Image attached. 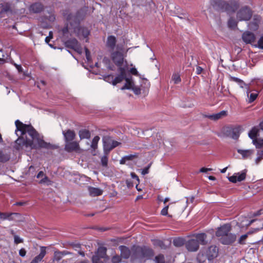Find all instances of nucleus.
<instances>
[{"instance_id":"obj_1","label":"nucleus","mask_w":263,"mask_h":263,"mask_svg":"<svg viewBox=\"0 0 263 263\" xmlns=\"http://www.w3.org/2000/svg\"><path fill=\"white\" fill-rule=\"evenodd\" d=\"M16 127L15 133L17 136L20 132V137L15 141V148L19 150L24 146L30 149L38 148H50L52 145L45 142L34 128L30 125L23 124L20 120L15 122Z\"/></svg>"},{"instance_id":"obj_2","label":"nucleus","mask_w":263,"mask_h":263,"mask_svg":"<svg viewBox=\"0 0 263 263\" xmlns=\"http://www.w3.org/2000/svg\"><path fill=\"white\" fill-rule=\"evenodd\" d=\"M258 128L254 127L249 133V137L252 139V143L256 148H260L263 146V139L260 138L262 136L260 134Z\"/></svg>"},{"instance_id":"obj_3","label":"nucleus","mask_w":263,"mask_h":263,"mask_svg":"<svg viewBox=\"0 0 263 263\" xmlns=\"http://www.w3.org/2000/svg\"><path fill=\"white\" fill-rule=\"evenodd\" d=\"M120 74L114 78V76L112 75H108L104 77V80L111 83L113 85H116L118 83H121L125 78L126 69L125 67H120V69H118Z\"/></svg>"},{"instance_id":"obj_4","label":"nucleus","mask_w":263,"mask_h":263,"mask_svg":"<svg viewBox=\"0 0 263 263\" xmlns=\"http://www.w3.org/2000/svg\"><path fill=\"white\" fill-rule=\"evenodd\" d=\"M102 140L103 144V151L105 154H108L111 150L121 144L120 142L112 140L109 136L104 137Z\"/></svg>"},{"instance_id":"obj_5","label":"nucleus","mask_w":263,"mask_h":263,"mask_svg":"<svg viewBox=\"0 0 263 263\" xmlns=\"http://www.w3.org/2000/svg\"><path fill=\"white\" fill-rule=\"evenodd\" d=\"M252 15L251 10L248 7H244L237 12V19L239 21H247L250 20Z\"/></svg>"},{"instance_id":"obj_6","label":"nucleus","mask_w":263,"mask_h":263,"mask_svg":"<svg viewBox=\"0 0 263 263\" xmlns=\"http://www.w3.org/2000/svg\"><path fill=\"white\" fill-rule=\"evenodd\" d=\"M111 58L115 64L119 67V69L120 67H124L126 66V64H124V58L123 54L119 52H115L112 53Z\"/></svg>"},{"instance_id":"obj_7","label":"nucleus","mask_w":263,"mask_h":263,"mask_svg":"<svg viewBox=\"0 0 263 263\" xmlns=\"http://www.w3.org/2000/svg\"><path fill=\"white\" fill-rule=\"evenodd\" d=\"M262 19L261 16L255 15L252 21L248 24V27L250 30L256 31L258 29L259 25L261 24Z\"/></svg>"},{"instance_id":"obj_8","label":"nucleus","mask_w":263,"mask_h":263,"mask_svg":"<svg viewBox=\"0 0 263 263\" xmlns=\"http://www.w3.org/2000/svg\"><path fill=\"white\" fill-rule=\"evenodd\" d=\"M231 230V227L230 224H225L218 228L216 232V236L219 237V240L222 237H224L226 235L229 233Z\"/></svg>"},{"instance_id":"obj_9","label":"nucleus","mask_w":263,"mask_h":263,"mask_svg":"<svg viewBox=\"0 0 263 263\" xmlns=\"http://www.w3.org/2000/svg\"><path fill=\"white\" fill-rule=\"evenodd\" d=\"M73 31L80 38L87 37L89 34V30L88 28L79 26L74 27Z\"/></svg>"},{"instance_id":"obj_10","label":"nucleus","mask_w":263,"mask_h":263,"mask_svg":"<svg viewBox=\"0 0 263 263\" xmlns=\"http://www.w3.org/2000/svg\"><path fill=\"white\" fill-rule=\"evenodd\" d=\"M246 171L243 170L240 173H235L229 177V180L233 183L240 182L244 180L246 177Z\"/></svg>"},{"instance_id":"obj_11","label":"nucleus","mask_w":263,"mask_h":263,"mask_svg":"<svg viewBox=\"0 0 263 263\" xmlns=\"http://www.w3.org/2000/svg\"><path fill=\"white\" fill-rule=\"evenodd\" d=\"M185 246L187 250L191 252L197 251L199 247L198 240H196L195 238L189 240L186 242Z\"/></svg>"},{"instance_id":"obj_12","label":"nucleus","mask_w":263,"mask_h":263,"mask_svg":"<svg viewBox=\"0 0 263 263\" xmlns=\"http://www.w3.org/2000/svg\"><path fill=\"white\" fill-rule=\"evenodd\" d=\"M218 248L215 246H211L206 251V255L208 260H212L217 257Z\"/></svg>"},{"instance_id":"obj_13","label":"nucleus","mask_w":263,"mask_h":263,"mask_svg":"<svg viewBox=\"0 0 263 263\" xmlns=\"http://www.w3.org/2000/svg\"><path fill=\"white\" fill-rule=\"evenodd\" d=\"M66 44L68 47L74 49L79 53H82V48L76 39H70L67 41Z\"/></svg>"},{"instance_id":"obj_14","label":"nucleus","mask_w":263,"mask_h":263,"mask_svg":"<svg viewBox=\"0 0 263 263\" xmlns=\"http://www.w3.org/2000/svg\"><path fill=\"white\" fill-rule=\"evenodd\" d=\"M65 149L68 152L77 151L80 149L79 144L77 141H69L65 142Z\"/></svg>"},{"instance_id":"obj_15","label":"nucleus","mask_w":263,"mask_h":263,"mask_svg":"<svg viewBox=\"0 0 263 263\" xmlns=\"http://www.w3.org/2000/svg\"><path fill=\"white\" fill-rule=\"evenodd\" d=\"M236 239V235L230 232L224 237H222L220 241L223 245H230L234 242Z\"/></svg>"},{"instance_id":"obj_16","label":"nucleus","mask_w":263,"mask_h":263,"mask_svg":"<svg viewBox=\"0 0 263 263\" xmlns=\"http://www.w3.org/2000/svg\"><path fill=\"white\" fill-rule=\"evenodd\" d=\"M242 39L246 44H252L255 40V35L253 33L247 31L242 34Z\"/></svg>"},{"instance_id":"obj_17","label":"nucleus","mask_w":263,"mask_h":263,"mask_svg":"<svg viewBox=\"0 0 263 263\" xmlns=\"http://www.w3.org/2000/svg\"><path fill=\"white\" fill-rule=\"evenodd\" d=\"M46 247L42 246L40 247V253L39 255L36 256L30 263H39L41 262L46 254Z\"/></svg>"},{"instance_id":"obj_18","label":"nucleus","mask_w":263,"mask_h":263,"mask_svg":"<svg viewBox=\"0 0 263 263\" xmlns=\"http://www.w3.org/2000/svg\"><path fill=\"white\" fill-rule=\"evenodd\" d=\"M237 152L238 154L241 155L242 159H251L252 158V155L254 153V151L253 149H238Z\"/></svg>"},{"instance_id":"obj_19","label":"nucleus","mask_w":263,"mask_h":263,"mask_svg":"<svg viewBox=\"0 0 263 263\" xmlns=\"http://www.w3.org/2000/svg\"><path fill=\"white\" fill-rule=\"evenodd\" d=\"M29 9L30 12L38 13L43 10L44 6L40 3H35L30 5Z\"/></svg>"},{"instance_id":"obj_20","label":"nucleus","mask_w":263,"mask_h":263,"mask_svg":"<svg viewBox=\"0 0 263 263\" xmlns=\"http://www.w3.org/2000/svg\"><path fill=\"white\" fill-rule=\"evenodd\" d=\"M125 83L121 88V90L128 89L130 90L135 85L132 76H128L125 78Z\"/></svg>"},{"instance_id":"obj_21","label":"nucleus","mask_w":263,"mask_h":263,"mask_svg":"<svg viewBox=\"0 0 263 263\" xmlns=\"http://www.w3.org/2000/svg\"><path fill=\"white\" fill-rule=\"evenodd\" d=\"M65 142L73 141L76 137V133L73 130L68 129L63 131Z\"/></svg>"},{"instance_id":"obj_22","label":"nucleus","mask_w":263,"mask_h":263,"mask_svg":"<svg viewBox=\"0 0 263 263\" xmlns=\"http://www.w3.org/2000/svg\"><path fill=\"white\" fill-rule=\"evenodd\" d=\"M116 44V38L113 35L108 36L106 42V47L111 50H114Z\"/></svg>"},{"instance_id":"obj_23","label":"nucleus","mask_w":263,"mask_h":263,"mask_svg":"<svg viewBox=\"0 0 263 263\" xmlns=\"http://www.w3.org/2000/svg\"><path fill=\"white\" fill-rule=\"evenodd\" d=\"M137 251L140 253L139 256L141 258L146 257L153 253L151 249L146 248H138L137 249Z\"/></svg>"},{"instance_id":"obj_24","label":"nucleus","mask_w":263,"mask_h":263,"mask_svg":"<svg viewBox=\"0 0 263 263\" xmlns=\"http://www.w3.org/2000/svg\"><path fill=\"white\" fill-rule=\"evenodd\" d=\"M119 250L121 252V257L127 259L128 258L130 255V251L129 249L124 246H121L119 247Z\"/></svg>"},{"instance_id":"obj_25","label":"nucleus","mask_w":263,"mask_h":263,"mask_svg":"<svg viewBox=\"0 0 263 263\" xmlns=\"http://www.w3.org/2000/svg\"><path fill=\"white\" fill-rule=\"evenodd\" d=\"M219 5L221 6V9L222 11H227L229 13L234 12V9L232 6L224 1H220Z\"/></svg>"},{"instance_id":"obj_26","label":"nucleus","mask_w":263,"mask_h":263,"mask_svg":"<svg viewBox=\"0 0 263 263\" xmlns=\"http://www.w3.org/2000/svg\"><path fill=\"white\" fill-rule=\"evenodd\" d=\"M227 115V112L225 110H222L218 113L209 115L208 118L211 120L216 121L226 116Z\"/></svg>"},{"instance_id":"obj_27","label":"nucleus","mask_w":263,"mask_h":263,"mask_svg":"<svg viewBox=\"0 0 263 263\" xmlns=\"http://www.w3.org/2000/svg\"><path fill=\"white\" fill-rule=\"evenodd\" d=\"M107 249L106 248L103 247H100L98 249L97 254L96 256H98L99 257L108 259L109 257L106 255Z\"/></svg>"},{"instance_id":"obj_28","label":"nucleus","mask_w":263,"mask_h":263,"mask_svg":"<svg viewBox=\"0 0 263 263\" xmlns=\"http://www.w3.org/2000/svg\"><path fill=\"white\" fill-rule=\"evenodd\" d=\"M88 191L89 194L91 196H98L102 195L103 193V191L97 187H88Z\"/></svg>"},{"instance_id":"obj_29","label":"nucleus","mask_w":263,"mask_h":263,"mask_svg":"<svg viewBox=\"0 0 263 263\" xmlns=\"http://www.w3.org/2000/svg\"><path fill=\"white\" fill-rule=\"evenodd\" d=\"M196 240H198V242L201 245H204L206 244L207 241L206 240V235L204 233H200L196 234L195 236Z\"/></svg>"},{"instance_id":"obj_30","label":"nucleus","mask_w":263,"mask_h":263,"mask_svg":"<svg viewBox=\"0 0 263 263\" xmlns=\"http://www.w3.org/2000/svg\"><path fill=\"white\" fill-rule=\"evenodd\" d=\"M79 136L81 140L84 139H88L90 138L91 134L89 130L82 129L79 130Z\"/></svg>"},{"instance_id":"obj_31","label":"nucleus","mask_w":263,"mask_h":263,"mask_svg":"<svg viewBox=\"0 0 263 263\" xmlns=\"http://www.w3.org/2000/svg\"><path fill=\"white\" fill-rule=\"evenodd\" d=\"M13 215L17 216V215H18V214H17V213H1L0 212V219H2V220L8 219L9 220H11L13 219V218L12 217V216H13Z\"/></svg>"},{"instance_id":"obj_32","label":"nucleus","mask_w":263,"mask_h":263,"mask_svg":"<svg viewBox=\"0 0 263 263\" xmlns=\"http://www.w3.org/2000/svg\"><path fill=\"white\" fill-rule=\"evenodd\" d=\"M255 231V229L253 232H249L247 234L241 235L238 240V243L240 245H245L246 243V241L248 237V235L252 234L253 232H256Z\"/></svg>"},{"instance_id":"obj_33","label":"nucleus","mask_w":263,"mask_h":263,"mask_svg":"<svg viewBox=\"0 0 263 263\" xmlns=\"http://www.w3.org/2000/svg\"><path fill=\"white\" fill-rule=\"evenodd\" d=\"M100 140V137L98 136H95L92 140L91 144V147L94 151H95L98 148V143Z\"/></svg>"},{"instance_id":"obj_34","label":"nucleus","mask_w":263,"mask_h":263,"mask_svg":"<svg viewBox=\"0 0 263 263\" xmlns=\"http://www.w3.org/2000/svg\"><path fill=\"white\" fill-rule=\"evenodd\" d=\"M10 159V155L0 151V162H5Z\"/></svg>"},{"instance_id":"obj_35","label":"nucleus","mask_w":263,"mask_h":263,"mask_svg":"<svg viewBox=\"0 0 263 263\" xmlns=\"http://www.w3.org/2000/svg\"><path fill=\"white\" fill-rule=\"evenodd\" d=\"M172 81L174 84H178L181 82L180 74L178 73H174L172 77Z\"/></svg>"},{"instance_id":"obj_36","label":"nucleus","mask_w":263,"mask_h":263,"mask_svg":"<svg viewBox=\"0 0 263 263\" xmlns=\"http://www.w3.org/2000/svg\"><path fill=\"white\" fill-rule=\"evenodd\" d=\"M62 257L63 256L62 255V254L61 253V251L57 250L54 252L53 261H59L62 258Z\"/></svg>"},{"instance_id":"obj_37","label":"nucleus","mask_w":263,"mask_h":263,"mask_svg":"<svg viewBox=\"0 0 263 263\" xmlns=\"http://www.w3.org/2000/svg\"><path fill=\"white\" fill-rule=\"evenodd\" d=\"M39 183L40 184H46L49 185H51L53 182L45 175L44 177L40 181Z\"/></svg>"},{"instance_id":"obj_38","label":"nucleus","mask_w":263,"mask_h":263,"mask_svg":"<svg viewBox=\"0 0 263 263\" xmlns=\"http://www.w3.org/2000/svg\"><path fill=\"white\" fill-rule=\"evenodd\" d=\"M238 84L239 85L240 87L247 89V96L249 97V93L250 92L249 85L246 84L242 80H241L240 82L238 83Z\"/></svg>"},{"instance_id":"obj_39","label":"nucleus","mask_w":263,"mask_h":263,"mask_svg":"<svg viewBox=\"0 0 263 263\" xmlns=\"http://www.w3.org/2000/svg\"><path fill=\"white\" fill-rule=\"evenodd\" d=\"M228 24L229 28L234 29L237 26V22L233 18H231L229 19Z\"/></svg>"},{"instance_id":"obj_40","label":"nucleus","mask_w":263,"mask_h":263,"mask_svg":"<svg viewBox=\"0 0 263 263\" xmlns=\"http://www.w3.org/2000/svg\"><path fill=\"white\" fill-rule=\"evenodd\" d=\"M155 261L156 263H164V257L162 254H159L155 257Z\"/></svg>"},{"instance_id":"obj_41","label":"nucleus","mask_w":263,"mask_h":263,"mask_svg":"<svg viewBox=\"0 0 263 263\" xmlns=\"http://www.w3.org/2000/svg\"><path fill=\"white\" fill-rule=\"evenodd\" d=\"M173 243L175 246L180 247L184 244V240L182 238H178L174 240Z\"/></svg>"},{"instance_id":"obj_42","label":"nucleus","mask_w":263,"mask_h":263,"mask_svg":"<svg viewBox=\"0 0 263 263\" xmlns=\"http://www.w3.org/2000/svg\"><path fill=\"white\" fill-rule=\"evenodd\" d=\"M257 157L255 159L256 164H258L259 162L263 159V149L260 151H258L257 153Z\"/></svg>"},{"instance_id":"obj_43","label":"nucleus","mask_w":263,"mask_h":263,"mask_svg":"<svg viewBox=\"0 0 263 263\" xmlns=\"http://www.w3.org/2000/svg\"><path fill=\"white\" fill-rule=\"evenodd\" d=\"M105 155L102 157L101 159V162L102 166L106 167L107 166L108 163V154H104Z\"/></svg>"},{"instance_id":"obj_44","label":"nucleus","mask_w":263,"mask_h":263,"mask_svg":"<svg viewBox=\"0 0 263 263\" xmlns=\"http://www.w3.org/2000/svg\"><path fill=\"white\" fill-rule=\"evenodd\" d=\"M258 93L257 92H253L251 93V94L250 95V96H249V97H249V103L253 102L256 99V98L258 96Z\"/></svg>"},{"instance_id":"obj_45","label":"nucleus","mask_w":263,"mask_h":263,"mask_svg":"<svg viewBox=\"0 0 263 263\" xmlns=\"http://www.w3.org/2000/svg\"><path fill=\"white\" fill-rule=\"evenodd\" d=\"M122 261V258L118 255H115L112 256L111 261L112 263H120Z\"/></svg>"},{"instance_id":"obj_46","label":"nucleus","mask_w":263,"mask_h":263,"mask_svg":"<svg viewBox=\"0 0 263 263\" xmlns=\"http://www.w3.org/2000/svg\"><path fill=\"white\" fill-rule=\"evenodd\" d=\"M68 20L69 22V24H67V29H70V27L72 26L71 23V20H76L77 21V20L79 21V19L77 18V16H69L68 18ZM77 22H76V23Z\"/></svg>"},{"instance_id":"obj_47","label":"nucleus","mask_w":263,"mask_h":263,"mask_svg":"<svg viewBox=\"0 0 263 263\" xmlns=\"http://www.w3.org/2000/svg\"><path fill=\"white\" fill-rule=\"evenodd\" d=\"M153 242L154 245L156 246L160 247V248H162L163 247L164 244L163 242L159 239H154L153 240Z\"/></svg>"},{"instance_id":"obj_48","label":"nucleus","mask_w":263,"mask_h":263,"mask_svg":"<svg viewBox=\"0 0 263 263\" xmlns=\"http://www.w3.org/2000/svg\"><path fill=\"white\" fill-rule=\"evenodd\" d=\"M255 47L259 49H263V36H261L257 42V44L255 45Z\"/></svg>"},{"instance_id":"obj_49","label":"nucleus","mask_w":263,"mask_h":263,"mask_svg":"<svg viewBox=\"0 0 263 263\" xmlns=\"http://www.w3.org/2000/svg\"><path fill=\"white\" fill-rule=\"evenodd\" d=\"M101 257H99L98 256L94 255L92 258V263H104L101 260Z\"/></svg>"},{"instance_id":"obj_50","label":"nucleus","mask_w":263,"mask_h":263,"mask_svg":"<svg viewBox=\"0 0 263 263\" xmlns=\"http://www.w3.org/2000/svg\"><path fill=\"white\" fill-rule=\"evenodd\" d=\"M130 90H132L136 95H139L141 93V89L139 86H136L134 85L133 86V88H132Z\"/></svg>"},{"instance_id":"obj_51","label":"nucleus","mask_w":263,"mask_h":263,"mask_svg":"<svg viewBox=\"0 0 263 263\" xmlns=\"http://www.w3.org/2000/svg\"><path fill=\"white\" fill-rule=\"evenodd\" d=\"M151 164H149L148 165V166H147L146 167H145V168H144L143 169H142L141 170L142 175H145L146 174H147L149 173V169L151 167Z\"/></svg>"},{"instance_id":"obj_52","label":"nucleus","mask_w":263,"mask_h":263,"mask_svg":"<svg viewBox=\"0 0 263 263\" xmlns=\"http://www.w3.org/2000/svg\"><path fill=\"white\" fill-rule=\"evenodd\" d=\"M239 133L237 129H233L232 133V138L236 139L239 137Z\"/></svg>"},{"instance_id":"obj_53","label":"nucleus","mask_w":263,"mask_h":263,"mask_svg":"<svg viewBox=\"0 0 263 263\" xmlns=\"http://www.w3.org/2000/svg\"><path fill=\"white\" fill-rule=\"evenodd\" d=\"M14 243L16 244H18L20 243H22L23 242V240L21 238L18 236L15 235L14 236Z\"/></svg>"},{"instance_id":"obj_54","label":"nucleus","mask_w":263,"mask_h":263,"mask_svg":"<svg viewBox=\"0 0 263 263\" xmlns=\"http://www.w3.org/2000/svg\"><path fill=\"white\" fill-rule=\"evenodd\" d=\"M10 9H11L10 5L7 4L6 5L3 6V8L2 10V12H7L9 11V10H10Z\"/></svg>"},{"instance_id":"obj_55","label":"nucleus","mask_w":263,"mask_h":263,"mask_svg":"<svg viewBox=\"0 0 263 263\" xmlns=\"http://www.w3.org/2000/svg\"><path fill=\"white\" fill-rule=\"evenodd\" d=\"M168 205H166L165 206L162 210H161V214L162 215H164V216H165V215H167V212H168Z\"/></svg>"},{"instance_id":"obj_56","label":"nucleus","mask_w":263,"mask_h":263,"mask_svg":"<svg viewBox=\"0 0 263 263\" xmlns=\"http://www.w3.org/2000/svg\"><path fill=\"white\" fill-rule=\"evenodd\" d=\"M229 79L231 81L235 82L237 83V84L239 83V82H240V81H241V79H240L238 78H236V77H232V76H230L229 77Z\"/></svg>"},{"instance_id":"obj_57","label":"nucleus","mask_w":263,"mask_h":263,"mask_svg":"<svg viewBox=\"0 0 263 263\" xmlns=\"http://www.w3.org/2000/svg\"><path fill=\"white\" fill-rule=\"evenodd\" d=\"M26 254V251L24 248H22L19 251V255L21 257H25Z\"/></svg>"},{"instance_id":"obj_58","label":"nucleus","mask_w":263,"mask_h":263,"mask_svg":"<svg viewBox=\"0 0 263 263\" xmlns=\"http://www.w3.org/2000/svg\"><path fill=\"white\" fill-rule=\"evenodd\" d=\"M52 38V31H50L49 33V35L45 38L46 43H48Z\"/></svg>"},{"instance_id":"obj_59","label":"nucleus","mask_w":263,"mask_h":263,"mask_svg":"<svg viewBox=\"0 0 263 263\" xmlns=\"http://www.w3.org/2000/svg\"><path fill=\"white\" fill-rule=\"evenodd\" d=\"M131 177L133 179H135L138 183H139V179L138 176L134 173H131L130 174Z\"/></svg>"},{"instance_id":"obj_60","label":"nucleus","mask_w":263,"mask_h":263,"mask_svg":"<svg viewBox=\"0 0 263 263\" xmlns=\"http://www.w3.org/2000/svg\"><path fill=\"white\" fill-rule=\"evenodd\" d=\"M130 72L132 74L137 76L138 74V71L136 68H132L130 69Z\"/></svg>"},{"instance_id":"obj_61","label":"nucleus","mask_w":263,"mask_h":263,"mask_svg":"<svg viewBox=\"0 0 263 263\" xmlns=\"http://www.w3.org/2000/svg\"><path fill=\"white\" fill-rule=\"evenodd\" d=\"M136 157L135 155H128V156H125L124 157L126 159V161H129V160H133V159L134 158H135Z\"/></svg>"},{"instance_id":"obj_62","label":"nucleus","mask_w":263,"mask_h":263,"mask_svg":"<svg viewBox=\"0 0 263 263\" xmlns=\"http://www.w3.org/2000/svg\"><path fill=\"white\" fill-rule=\"evenodd\" d=\"M212 169L210 168H205V167H202L200 169L199 172L200 173H205L209 171H212Z\"/></svg>"},{"instance_id":"obj_63","label":"nucleus","mask_w":263,"mask_h":263,"mask_svg":"<svg viewBox=\"0 0 263 263\" xmlns=\"http://www.w3.org/2000/svg\"><path fill=\"white\" fill-rule=\"evenodd\" d=\"M260 128L258 129V133H259L260 134H262L263 136V121L259 124Z\"/></svg>"},{"instance_id":"obj_64","label":"nucleus","mask_w":263,"mask_h":263,"mask_svg":"<svg viewBox=\"0 0 263 263\" xmlns=\"http://www.w3.org/2000/svg\"><path fill=\"white\" fill-rule=\"evenodd\" d=\"M126 183L128 188L132 187L134 186L133 183L130 180H127Z\"/></svg>"}]
</instances>
